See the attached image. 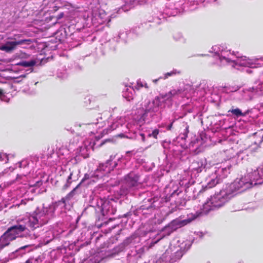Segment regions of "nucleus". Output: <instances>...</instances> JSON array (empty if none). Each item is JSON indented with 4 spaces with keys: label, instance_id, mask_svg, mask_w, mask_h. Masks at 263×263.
I'll use <instances>...</instances> for the list:
<instances>
[{
    "label": "nucleus",
    "instance_id": "obj_1",
    "mask_svg": "<svg viewBox=\"0 0 263 263\" xmlns=\"http://www.w3.org/2000/svg\"><path fill=\"white\" fill-rule=\"evenodd\" d=\"M55 203H52L47 207H37L32 214L27 219V224L33 230L47 224L54 216L57 208Z\"/></svg>",
    "mask_w": 263,
    "mask_h": 263
},
{
    "label": "nucleus",
    "instance_id": "obj_2",
    "mask_svg": "<svg viewBox=\"0 0 263 263\" xmlns=\"http://www.w3.org/2000/svg\"><path fill=\"white\" fill-rule=\"evenodd\" d=\"M260 173H262V168H257L256 170L252 174L251 177L252 179H249L246 177L241 178H237L232 183L230 184L227 187L230 193L233 196L236 194V192L241 193L251 187L254 184H261L263 181L261 179L262 175Z\"/></svg>",
    "mask_w": 263,
    "mask_h": 263
},
{
    "label": "nucleus",
    "instance_id": "obj_3",
    "mask_svg": "<svg viewBox=\"0 0 263 263\" xmlns=\"http://www.w3.org/2000/svg\"><path fill=\"white\" fill-rule=\"evenodd\" d=\"M113 202L112 200H98L95 205H89L86 207L83 213H94L98 220H103L105 216L113 215L116 212V208L112 204Z\"/></svg>",
    "mask_w": 263,
    "mask_h": 263
},
{
    "label": "nucleus",
    "instance_id": "obj_4",
    "mask_svg": "<svg viewBox=\"0 0 263 263\" xmlns=\"http://www.w3.org/2000/svg\"><path fill=\"white\" fill-rule=\"evenodd\" d=\"M230 192L226 188L215 194L203 205V211L208 213L211 210H214L222 206L232 197Z\"/></svg>",
    "mask_w": 263,
    "mask_h": 263
},
{
    "label": "nucleus",
    "instance_id": "obj_5",
    "mask_svg": "<svg viewBox=\"0 0 263 263\" xmlns=\"http://www.w3.org/2000/svg\"><path fill=\"white\" fill-rule=\"evenodd\" d=\"M138 175L131 173L125 177V180L119 191L120 196H125L128 194H133V191L138 188L140 184Z\"/></svg>",
    "mask_w": 263,
    "mask_h": 263
},
{
    "label": "nucleus",
    "instance_id": "obj_6",
    "mask_svg": "<svg viewBox=\"0 0 263 263\" xmlns=\"http://www.w3.org/2000/svg\"><path fill=\"white\" fill-rule=\"evenodd\" d=\"M195 218V217H194L184 220H181L179 218H177L172 220L169 224H168L162 229L161 231L164 232L165 233V234L163 236H164V237L165 236H169L174 231H176L178 228L189 223Z\"/></svg>",
    "mask_w": 263,
    "mask_h": 263
},
{
    "label": "nucleus",
    "instance_id": "obj_7",
    "mask_svg": "<svg viewBox=\"0 0 263 263\" xmlns=\"http://www.w3.org/2000/svg\"><path fill=\"white\" fill-rule=\"evenodd\" d=\"M159 98L157 97L152 101H147L144 103L142 107L143 113H141L142 118L144 119L149 114L151 117H153L155 112L158 110Z\"/></svg>",
    "mask_w": 263,
    "mask_h": 263
},
{
    "label": "nucleus",
    "instance_id": "obj_8",
    "mask_svg": "<svg viewBox=\"0 0 263 263\" xmlns=\"http://www.w3.org/2000/svg\"><path fill=\"white\" fill-rule=\"evenodd\" d=\"M157 200V198L156 197L144 199L139 211L143 215L151 213L157 206L156 204Z\"/></svg>",
    "mask_w": 263,
    "mask_h": 263
},
{
    "label": "nucleus",
    "instance_id": "obj_9",
    "mask_svg": "<svg viewBox=\"0 0 263 263\" xmlns=\"http://www.w3.org/2000/svg\"><path fill=\"white\" fill-rule=\"evenodd\" d=\"M31 41L30 39L21 40L17 41L7 42L5 44L0 46V50L7 53H10L14 50L16 46L23 44L29 45Z\"/></svg>",
    "mask_w": 263,
    "mask_h": 263
},
{
    "label": "nucleus",
    "instance_id": "obj_10",
    "mask_svg": "<svg viewBox=\"0 0 263 263\" xmlns=\"http://www.w3.org/2000/svg\"><path fill=\"white\" fill-rule=\"evenodd\" d=\"M219 60H220V61H222L223 60H224L228 63L233 62L235 63L236 64H239L240 66H248L250 67L251 68L261 67L260 65H259V66H256V64L258 65L259 64L254 63L252 60L247 58L246 57H241L240 59H238L236 61H232L230 60L229 58L221 55L219 57Z\"/></svg>",
    "mask_w": 263,
    "mask_h": 263
},
{
    "label": "nucleus",
    "instance_id": "obj_11",
    "mask_svg": "<svg viewBox=\"0 0 263 263\" xmlns=\"http://www.w3.org/2000/svg\"><path fill=\"white\" fill-rule=\"evenodd\" d=\"M27 228H28V227L26 221L25 224L18 223L9 228L6 232L14 240L17 237V235L25 231Z\"/></svg>",
    "mask_w": 263,
    "mask_h": 263
},
{
    "label": "nucleus",
    "instance_id": "obj_12",
    "mask_svg": "<svg viewBox=\"0 0 263 263\" xmlns=\"http://www.w3.org/2000/svg\"><path fill=\"white\" fill-rule=\"evenodd\" d=\"M33 250L32 245H26L17 249L11 254H9V257L11 259L15 258L18 257H22L27 253H29Z\"/></svg>",
    "mask_w": 263,
    "mask_h": 263
},
{
    "label": "nucleus",
    "instance_id": "obj_13",
    "mask_svg": "<svg viewBox=\"0 0 263 263\" xmlns=\"http://www.w3.org/2000/svg\"><path fill=\"white\" fill-rule=\"evenodd\" d=\"M115 156H110V159L106 161L105 163L100 164L98 168L96 170V173L98 172H104L105 173H109L111 170H112L117 165L116 162H114L112 166L111 165V162L115 158Z\"/></svg>",
    "mask_w": 263,
    "mask_h": 263
},
{
    "label": "nucleus",
    "instance_id": "obj_14",
    "mask_svg": "<svg viewBox=\"0 0 263 263\" xmlns=\"http://www.w3.org/2000/svg\"><path fill=\"white\" fill-rule=\"evenodd\" d=\"M204 167L205 165L202 160L194 161L190 165L192 171H196L197 173H200Z\"/></svg>",
    "mask_w": 263,
    "mask_h": 263
},
{
    "label": "nucleus",
    "instance_id": "obj_15",
    "mask_svg": "<svg viewBox=\"0 0 263 263\" xmlns=\"http://www.w3.org/2000/svg\"><path fill=\"white\" fill-rule=\"evenodd\" d=\"M183 90L181 89H179L177 90L173 89L171 90L167 93H166L164 95H162V98L165 100H169L176 95L181 94Z\"/></svg>",
    "mask_w": 263,
    "mask_h": 263
},
{
    "label": "nucleus",
    "instance_id": "obj_16",
    "mask_svg": "<svg viewBox=\"0 0 263 263\" xmlns=\"http://www.w3.org/2000/svg\"><path fill=\"white\" fill-rule=\"evenodd\" d=\"M89 179V175H87V174H85V176H84V177L83 178V179L82 180V181H81V182L78 184L76 187H75L73 190L72 191H71L68 195L67 196H66V198H70L71 197H72L74 194V192H76V191L78 189V187H79V186L86 180Z\"/></svg>",
    "mask_w": 263,
    "mask_h": 263
},
{
    "label": "nucleus",
    "instance_id": "obj_17",
    "mask_svg": "<svg viewBox=\"0 0 263 263\" xmlns=\"http://www.w3.org/2000/svg\"><path fill=\"white\" fill-rule=\"evenodd\" d=\"M222 180L219 178L216 177L214 179H212V180L208 183L206 185L207 188H212L215 186L216 184H219L221 183Z\"/></svg>",
    "mask_w": 263,
    "mask_h": 263
},
{
    "label": "nucleus",
    "instance_id": "obj_18",
    "mask_svg": "<svg viewBox=\"0 0 263 263\" xmlns=\"http://www.w3.org/2000/svg\"><path fill=\"white\" fill-rule=\"evenodd\" d=\"M36 62L34 60H31L29 61H23L20 62L18 65L24 66L25 67H32L35 65Z\"/></svg>",
    "mask_w": 263,
    "mask_h": 263
},
{
    "label": "nucleus",
    "instance_id": "obj_19",
    "mask_svg": "<svg viewBox=\"0 0 263 263\" xmlns=\"http://www.w3.org/2000/svg\"><path fill=\"white\" fill-rule=\"evenodd\" d=\"M228 112H232L233 115H234L237 117L244 116V114L241 112V110L239 109V108L232 109L229 110Z\"/></svg>",
    "mask_w": 263,
    "mask_h": 263
},
{
    "label": "nucleus",
    "instance_id": "obj_20",
    "mask_svg": "<svg viewBox=\"0 0 263 263\" xmlns=\"http://www.w3.org/2000/svg\"><path fill=\"white\" fill-rule=\"evenodd\" d=\"M72 173H70V175H69V176L68 177V178L67 179L66 183L64 184V185L63 187V190L67 189L69 186L70 184L71 183V182L72 181Z\"/></svg>",
    "mask_w": 263,
    "mask_h": 263
},
{
    "label": "nucleus",
    "instance_id": "obj_21",
    "mask_svg": "<svg viewBox=\"0 0 263 263\" xmlns=\"http://www.w3.org/2000/svg\"><path fill=\"white\" fill-rule=\"evenodd\" d=\"M102 199L99 198L98 196H96L93 195V193L89 196V202L91 203V205H95L98 202V200Z\"/></svg>",
    "mask_w": 263,
    "mask_h": 263
},
{
    "label": "nucleus",
    "instance_id": "obj_22",
    "mask_svg": "<svg viewBox=\"0 0 263 263\" xmlns=\"http://www.w3.org/2000/svg\"><path fill=\"white\" fill-rule=\"evenodd\" d=\"M183 255V250H179L176 251L174 254L175 261L180 259Z\"/></svg>",
    "mask_w": 263,
    "mask_h": 263
},
{
    "label": "nucleus",
    "instance_id": "obj_23",
    "mask_svg": "<svg viewBox=\"0 0 263 263\" xmlns=\"http://www.w3.org/2000/svg\"><path fill=\"white\" fill-rule=\"evenodd\" d=\"M231 167V166L230 165H228L226 167H222L219 170V171L222 173L224 176H227L228 174L230 173L229 170Z\"/></svg>",
    "mask_w": 263,
    "mask_h": 263
},
{
    "label": "nucleus",
    "instance_id": "obj_24",
    "mask_svg": "<svg viewBox=\"0 0 263 263\" xmlns=\"http://www.w3.org/2000/svg\"><path fill=\"white\" fill-rule=\"evenodd\" d=\"M189 126L187 125V124L186 123L185 125V131L183 134H181L180 135L181 138L182 139H185L187 137V134L189 132Z\"/></svg>",
    "mask_w": 263,
    "mask_h": 263
},
{
    "label": "nucleus",
    "instance_id": "obj_25",
    "mask_svg": "<svg viewBox=\"0 0 263 263\" xmlns=\"http://www.w3.org/2000/svg\"><path fill=\"white\" fill-rule=\"evenodd\" d=\"M159 133V130L158 129H154L151 134H149L148 136L149 137H153L155 139H157V135Z\"/></svg>",
    "mask_w": 263,
    "mask_h": 263
},
{
    "label": "nucleus",
    "instance_id": "obj_26",
    "mask_svg": "<svg viewBox=\"0 0 263 263\" xmlns=\"http://www.w3.org/2000/svg\"><path fill=\"white\" fill-rule=\"evenodd\" d=\"M164 237V236H162L161 238L157 239V240H156L155 241H152L149 245L148 249H151V248H153L155 246V245L157 244L160 240H161Z\"/></svg>",
    "mask_w": 263,
    "mask_h": 263
},
{
    "label": "nucleus",
    "instance_id": "obj_27",
    "mask_svg": "<svg viewBox=\"0 0 263 263\" xmlns=\"http://www.w3.org/2000/svg\"><path fill=\"white\" fill-rule=\"evenodd\" d=\"M176 72V70H174L171 72L166 73L164 75V79H167L168 77L175 74Z\"/></svg>",
    "mask_w": 263,
    "mask_h": 263
},
{
    "label": "nucleus",
    "instance_id": "obj_28",
    "mask_svg": "<svg viewBox=\"0 0 263 263\" xmlns=\"http://www.w3.org/2000/svg\"><path fill=\"white\" fill-rule=\"evenodd\" d=\"M255 90L256 92H258L259 90L261 92V87H260L259 88H258V87H256V88H254V87H252V88H249L248 90H247V91H253Z\"/></svg>",
    "mask_w": 263,
    "mask_h": 263
},
{
    "label": "nucleus",
    "instance_id": "obj_29",
    "mask_svg": "<svg viewBox=\"0 0 263 263\" xmlns=\"http://www.w3.org/2000/svg\"><path fill=\"white\" fill-rule=\"evenodd\" d=\"M5 97L6 96L4 94V91L2 89H0V99H1V100L5 101Z\"/></svg>",
    "mask_w": 263,
    "mask_h": 263
},
{
    "label": "nucleus",
    "instance_id": "obj_30",
    "mask_svg": "<svg viewBox=\"0 0 263 263\" xmlns=\"http://www.w3.org/2000/svg\"><path fill=\"white\" fill-rule=\"evenodd\" d=\"M132 215V213L131 212H129L124 214L123 216H121V217L129 218V217L131 216Z\"/></svg>",
    "mask_w": 263,
    "mask_h": 263
},
{
    "label": "nucleus",
    "instance_id": "obj_31",
    "mask_svg": "<svg viewBox=\"0 0 263 263\" xmlns=\"http://www.w3.org/2000/svg\"><path fill=\"white\" fill-rule=\"evenodd\" d=\"M242 99L245 100H250L252 99V97L250 96V95H248V96H246V95H243L242 96Z\"/></svg>",
    "mask_w": 263,
    "mask_h": 263
},
{
    "label": "nucleus",
    "instance_id": "obj_32",
    "mask_svg": "<svg viewBox=\"0 0 263 263\" xmlns=\"http://www.w3.org/2000/svg\"><path fill=\"white\" fill-rule=\"evenodd\" d=\"M64 16V13H61L60 14H59L57 16V20H60L61 18H62Z\"/></svg>",
    "mask_w": 263,
    "mask_h": 263
},
{
    "label": "nucleus",
    "instance_id": "obj_33",
    "mask_svg": "<svg viewBox=\"0 0 263 263\" xmlns=\"http://www.w3.org/2000/svg\"><path fill=\"white\" fill-rule=\"evenodd\" d=\"M29 236L31 237V239H35L38 236L35 234H30L29 235Z\"/></svg>",
    "mask_w": 263,
    "mask_h": 263
},
{
    "label": "nucleus",
    "instance_id": "obj_34",
    "mask_svg": "<svg viewBox=\"0 0 263 263\" xmlns=\"http://www.w3.org/2000/svg\"><path fill=\"white\" fill-rule=\"evenodd\" d=\"M33 259L32 258H29L24 263H33Z\"/></svg>",
    "mask_w": 263,
    "mask_h": 263
},
{
    "label": "nucleus",
    "instance_id": "obj_35",
    "mask_svg": "<svg viewBox=\"0 0 263 263\" xmlns=\"http://www.w3.org/2000/svg\"><path fill=\"white\" fill-rule=\"evenodd\" d=\"M140 135L141 137L142 140L143 141H145L144 135L143 134H141Z\"/></svg>",
    "mask_w": 263,
    "mask_h": 263
},
{
    "label": "nucleus",
    "instance_id": "obj_36",
    "mask_svg": "<svg viewBox=\"0 0 263 263\" xmlns=\"http://www.w3.org/2000/svg\"><path fill=\"white\" fill-rule=\"evenodd\" d=\"M172 125H173V122L171 123L167 127V129L168 130H171L172 127Z\"/></svg>",
    "mask_w": 263,
    "mask_h": 263
},
{
    "label": "nucleus",
    "instance_id": "obj_37",
    "mask_svg": "<svg viewBox=\"0 0 263 263\" xmlns=\"http://www.w3.org/2000/svg\"><path fill=\"white\" fill-rule=\"evenodd\" d=\"M181 37V35H180V34H178V36H177V37L174 36L175 39L177 40H179Z\"/></svg>",
    "mask_w": 263,
    "mask_h": 263
},
{
    "label": "nucleus",
    "instance_id": "obj_38",
    "mask_svg": "<svg viewBox=\"0 0 263 263\" xmlns=\"http://www.w3.org/2000/svg\"><path fill=\"white\" fill-rule=\"evenodd\" d=\"M116 128V126H114V125H112L111 126V128L110 130H114V129H115Z\"/></svg>",
    "mask_w": 263,
    "mask_h": 263
},
{
    "label": "nucleus",
    "instance_id": "obj_39",
    "mask_svg": "<svg viewBox=\"0 0 263 263\" xmlns=\"http://www.w3.org/2000/svg\"><path fill=\"white\" fill-rule=\"evenodd\" d=\"M3 156L5 157L7 159V161H6V162H7V161H8V156L6 155H4Z\"/></svg>",
    "mask_w": 263,
    "mask_h": 263
},
{
    "label": "nucleus",
    "instance_id": "obj_40",
    "mask_svg": "<svg viewBox=\"0 0 263 263\" xmlns=\"http://www.w3.org/2000/svg\"><path fill=\"white\" fill-rule=\"evenodd\" d=\"M3 160L4 159L3 158L2 156L0 155V161H3Z\"/></svg>",
    "mask_w": 263,
    "mask_h": 263
},
{
    "label": "nucleus",
    "instance_id": "obj_41",
    "mask_svg": "<svg viewBox=\"0 0 263 263\" xmlns=\"http://www.w3.org/2000/svg\"><path fill=\"white\" fill-rule=\"evenodd\" d=\"M138 85H140L141 87H143V85L141 83H140V82H138Z\"/></svg>",
    "mask_w": 263,
    "mask_h": 263
},
{
    "label": "nucleus",
    "instance_id": "obj_42",
    "mask_svg": "<svg viewBox=\"0 0 263 263\" xmlns=\"http://www.w3.org/2000/svg\"><path fill=\"white\" fill-rule=\"evenodd\" d=\"M158 79H155L153 80V82L156 83L158 81Z\"/></svg>",
    "mask_w": 263,
    "mask_h": 263
},
{
    "label": "nucleus",
    "instance_id": "obj_43",
    "mask_svg": "<svg viewBox=\"0 0 263 263\" xmlns=\"http://www.w3.org/2000/svg\"><path fill=\"white\" fill-rule=\"evenodd\" d=\"M177 191H174L171 195L172 196H173L174 195H175V194L176 193Z\"/></svg>",
    "mask_w": 263,
    "mask_h": 263
},
{
    "label": "nucleus",
    "instance_id": "obj_44",
    "mask_svg": "<svg viewBox=\"0 0 263 263\" xmlns=\"http://www.w3.org/2000/svg\"><path fill=\"white\" fill-rule=\"evenodd\" d=\"M247 72L248 73H250V72H251V71L250 69H247Z\"/></svg>",
    "mask_w": 263,
    "mask_h": 263
},
{
    "label": "nucleus",
    "instance_id": "obj_45",
    "mask_svg": "<svg viewBox=\"0 0 263 263\" xmlns=\"http://www.w3.org/2000/svg\"><path fill=\"white\" fill-rule=\"evenodd\" d=\"M62 201L63 203H65V199L64 198H62Z\"/></svg>",
    "mask_w": 263,
    "mask_h": 263
},
{
    "label": "nucleus",
    "instance_id": "obj_46",
    "mask_svg": "<svg viewBox=\"0 0 263 263\" xmlns=\"http://www.w3.org/2000/svg\"><path fill=\"white\" fill-rule=\"evenodd\" d=\"M130 153H131V151H127V152H126V154H130Z\"/></svg>",
    "mask_w": 263,
    "mask_h": 263
},
{
    "label": "nucleus",
    "instance_id": "obj_47",
    "mask_svg": "<svg viewBox=\"0 0 263 263\" xmlns=\"http://www.w3.org/2000/svg\"><path fill=\"white\" fill-rule=\"evenodd\" d=\"M25 77V75H22V76H21V77Z\"/></svg>",
    "mask_w": 263,
    "mask_h": 263
},
{
    "label": "nucleus",
    "instance_id": "obj_48",
    "mask_svg": "<svg viewBox=\"0 0 263 263\" xmlns=\"http://www.w3.org/2000/svg\"><path fill=\"white\" fill-rule=\"evenodd\" d=\"M21 164H22V162H20V167H21Z\"/></svg>",
    "mask_w": 263,
    "mask_h": 263
},
{
    "label": "nucleus",
    "instance_id": "obj_49",
    "mask_svg": "<svg viewBox=\"0 0 263 263\" xmlns=\"http://www.w3.org/2000/svg\"><path fill=\"white\" fill-rule=\"evenodd\" d=\"M37 184H40V182H37Z\"/></svg>",
    "mask_w": 263,
    "mask_h": 263
},
{
    "label": "nucleus",
    "instance_id": "obj_50",
    "mask_svg": "<svg viewBox=\"0 0 263 263\" xmlns=\"http://www.w3.org/2000/svg\"><path fill=\"white\" fill-rule=\"evenodd\" d=\"M243 92L244 93H246L245 91H243Z\"/></svg>",
    "mask_w": 263,
    "mask_h": 263
}]
</instances>
